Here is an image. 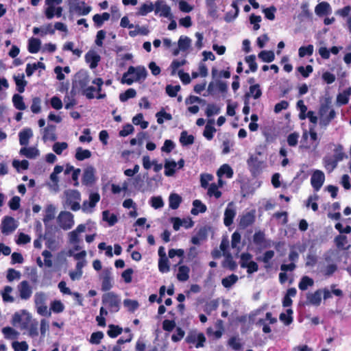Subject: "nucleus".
<instances>
[{"instance_id":"412c9836","label":"nucleus","mask_w":351,"mask_h":351,"mask_svg":"<svg viewBox=\"0 0 351 351\" xmlns=\"http://www.w3.org/2000/svg\"><path fill=\"white\" fill-rule=\"evenodd\" d=\"M207 239V230L205 228H200L197 234L192 237L191 242L193 245H199L202 241L206 240Z\"/></svg>"},{"instance_id":"2f4dec72","label":"nucleus","mask_w":351,"mask_h":351,"mask_svg":"<svg viewBox=\"0 0 351 351\" xmlns=\"http://www.w3.org/2000/svg\"><path fill=\"white\" fill-rule=\"evenodd\" d=\"M64 170V168L61 165H56L53 169V171L50 175V180L53 183V185L56 188H58L59 178L58 175Z\"/></svg>"},{"instance_id":"7ed1b4c3","label":"nucleus","mask_w":351,"mask_h":351,"mask_svg":"<svg viewBox=\"0 0 351 351\" xmlns=\"http://www.w3.org/2000/svg\"><path fill=\"white\" fill-rule=\"evenodd\" d=\"M57 220L60 228L64 230L71 229L74 225L73 215L69 211H61Z\"/></svg>"},{"instance_id":"f3484780","label":"nucleus","mask_w":351,"mask_h":351,"mask_svg":"<svg viewBox=\"0 0 351 351\" xmlns=\"http://www.w3.org/2000/svg\"><path fill=\"white\" fill-rule=\"evenodd\" d=\"M56 139V126L54 125L48 124L43 130V140L46 142L47 141H55Z\"/></svg>"},{"instance_id":"5701e85b","label":"nucleus","mask_w":351,"mask_h":351,"mask_svg":"<svg viewBox=\"0 0 351 351\" xmlns=\"http://www.w3.org/2000/svg\"><path fill=\"white\" fill-rule=\"evenodd\" d=\"M331 8L328 3L323 1L317 4L315 8V12L318 16H322L330 13Z\"/></svg>"},{"instance_id":"a211bd4d","label":"nucleus","mask_w":351,"mask_h":351,"mask_svg":"<svg viewBox=\"0 0 351 351\" xmlns=\"http://www.w3.org/2000/svg\"><path fill=\"white\" fill-rule=\"evenodd\" d=\"M255 221V215L254 212H247L241 216L239 221V226L245 229L252 225Z\"/></svg>"},{"instance_id":"0e129e2a","label":"nucleus","mask_w":351,"mask_h":351,"mask_svg":"<svg viewBox=\"0 0 351 351\" xmlns=\"http://www.w3.org/2000/svg\"><path fill=\"white\" fill-rule=\"evenodd\" d=\"M223 332L224 331L220 330H216L214 331L211 327L206 329V335L208 337L215 340L219 339L222 337Z\"/></svg>"},{"instance_id":"bb28decb","label":"nucleus","mask_w":351,"mask_h":351,"mask_svg":"<svg viewBox=\"0 0 351 351\" xmlns=\"http://www.w3.org/2000/svg\"><path fill=\"white\" fill-rule=\"evenodd\" d=\"M86 61L90 66H97L100 61V56L95 51H89L85 56Z\"/></svg>"},{"instance_id":"864d4df0","label":"nucleus","mask_w":351,"mask_h":351,"mask_svg":"<svg viewBox=\"0 0 351 351\" xmlns=\"http://www.w3.org/2000/svg\"><path fill=\"white\" fill-rule=\"evenodd\" d=\"M64 310V305L60 300H55L51 302L50 311L54 313H60Z\"/></svg>"},{"instance_id":"5fc2aeb1","label":"nucleus","mask_w":351,"mask_h":351,"mask_svg":"<svg viewBox=\"0 0 351 351\" xmlns=\"http://www.w3.org/2000/svg\"><path fill=\"white\" fill-rule=\"evenodd\" d=\"M46 213L43 217V222L46 225L47 222L52 220L55 217V207L50 204L46 208Z\"/></svg>"},{"instance_id":"a878e982","label":"nucleus","mask_w":351,"mask_h":351,"mask_svg":"<svg viewBox=\"0 0 351 351\" xmlns=\"http://www.w3.org/2000/svg\"><path fill=\"white\" fill-rule=\"evenodd\" d=\"M275 253L273 250L266 251L263 256L257 257V261H261L265 264V267L269 269L271 267V260L274 258Z\"/></svg>"},{"instance_id":"20e7f679","label":"nucleus","mask_w":351,"mask_h":351,"mask_svg":"<svg viewBox=\"0 0 351 351\" xmlns=\"http://www.w3.org/2000/svg\"><path fill=\"white\" fill-rule=\"evenodd\" d=\"M90 81V77L86 73L78 72L75 76L73 88L81 92L88 86Z\"/></svg>"},{"instance_id":"7c9ffc66","label":"nucleus","mask_w":351,"mask_h":351,"mask_svg":"<svg viewBox=\"0 0 351 351\" xmlns=\"http://www.w3.org/2000/svg\"><path fill=\"white\" fill-rule=\"evenodd\" d=\"M236 212L233 208H226L224 212L223 223L226 226H230L233 223Z\"/></svg>"},{"instance_id":"79ce46f5","label":"nucleus","mask_w":351,"mask_h":351,"mask_svg":"<svg viewBox=\"0 0 351 351\" xmlns=\"http://www.w3.org/2000/svg\"><path fill=\"white\" fill-rule=\"evenodd\" d=\"M65 195L66 197V204L73 202V201L80 200V193L77 190H69L65 191Z\"/></svg>"},{"instance_id":"c756f323","label":"nucleus","mask_w":351,"mask_h":351,"mask_svg":"<svg viewBox=\"0 0 351 351\" xmlns=\"http://www.w3.org/2000/svg\"><path fill=\"white\" fill-rule=\"evenodd\" d=\"M217 176L221 177L225 175L227 178H231L233 176L234 172L231 167L228 164L222 165L217 172Z\"/></svg>"},{"instance_id":"774afa93","label":"nucleus","mask_w":351,"mask_h":351,"mask_svg":"<svg viewBox=\"0 0 351 351\" xmlns=\"http://www.w3.org/2000/svg\"><path fill=\"white\" fill-rule=\"evenodd\" d=\"M12 346L14 351H27L29 346L26 341H14Z\"/></svg>"},{"instance_id":"cd10ccee","label":"nucleus","mask_w":351,"mask_h":351,"mask_svg":"<svg viewBox=\"0 0 351 351\" xmlns=\"http://www.w3.org/2000/svg\"><path fill=\"white\" fill-rule=\"evenodd\" d=\"M20 154L25 156L27 158L32 159L35 158L37 156L39 155V151L35 147H26L25 146L21 149Z\"/></svg>"},{"instance_id":"a19ab883","label":"nucleus","mask_w":351,"mask_h":351,"mask_svg":"<svg viewBox=\"0 0 351 351\" xmlns=\"http://www.w3.org/2000/svg\"><path fill=\"white\" fill-rule=\"evenodd\" d=\"M100 200V195L98 193H92L89 195V201H85L83 203V208L85 209L86 204L89 208H94L97 203Z\"/></svg>"},{"instance_id":"9d476101","label":"nucleus","mask_w":351,"mask_h":351,"mask_svg":"<svg viewBox=\"0 0 351 351\" xmlns=\"http://www.w3.org/2000/svg\"><path fill=\"white\" fill-rule=\"evenodd\" d=\"M154 10L156 14L159 13L162 16L167 18L171 16V8L164 0H158L156 1Z\"/></svg>"},{"instance_id":"4468645a","label":"nucleus","mask_w":351,"mask_h":351,"mask_svg":"<svg viewBox=\"0 0 351 351\" xmlns=\"http://www.w3.org/2000/svg\"><path fill=\"white\" fill-rule=\"evenodd\" d=\"M85 224H80L77 228L69 233V242L72 244H79L80 242L79 234L85 232Z\"/></svg>"},{"instance_id":"e2e57ef3","label":"nucleus","mask_w":351,"mask_h":351,"mask_svg":"<svg viewBox=\"0 0 351 351\" xmlns=\"http://www.w3.org/2000/svg\"><path fill=\"white\" fill-rule=\"evenodd\" d=\"M123 304L132 313L134 312L139 306L138 301L130 299L124 300Z\"/></svg>"},{"instance_id":"f257e3e1","label":"nucleus","mask_w":351,"mask_h":351,"mask_svg":"<svg viewBox=\"0 0 351 351\" xmlns=\"http://www.w3.org/2000/svg\"><path fill=\"white\" fill-rule=\"evenodd\" d=\"M146 74L145 67H129L128 71L123 73L121 82L131 85L134 82L145 78Z\"/></svg>"},{"instance_id":"72a5a7b5","label":"nucleus","mask_w":351,"mask_h":351,"mask_svg":"<svg viewBox=\"0 0 351 351\" xmlns=\"http://www.w3.org/2000/svg\"><path fill=\"white\" fill-rule=\"evenodd\" d=\"M91 152L88 149H84L81 147L76 149L75 157L79 161H82L91 157Z\"/></svg>"},{"instance_id":"f03ea898","label":"nucleus","mask_w":351,"mask_h":351,"mask_svg":"<svg viewBox=\"0 0 351 351\" xmlns=\"http://www.w3.org/2000/svg\"><path fill=\"white\" fill-rule=\"evenodd\" d=\"M102 304L107 306L110 312L117 313L119 311L121 299L114 292H107L102 295Z\"/></svg>"},{"instance_id":"37998d69","label":"nucleus","mask_w":351,"mask_h":351,"mask_svg":"<svg viewBox=\"0 0 351 351\" xmlns=\"http://www.w3.org/2000/svg\"><path fill=\"white\" fill-rule=\"evenodd\" d=\"M252 96L254 99H258L262 95V91L259 84H256L250 86V91L245 94V97Z\"/></svg>"},{"instance_id":"39448f33","label":"nucleus","mask_w":351,"mask_h":351,"mask_svg":"<svg viewBox=\"0 0 351 351\" xmlns=\"http://www.w3.org/2000/svg\"><path fill=\"white\" fill-rule=\"evenodd\" d=\"M320 115L323 124L327 125L335 118L336 112L333 108H331L328 104H326L322 105L320 108Z\"/></svg>"},{"instance_id":"8fccbe9b","label":"nucleus","mask_w":351,"mask_h":351,"mask_svg":"<svg viewBox=\"0 0 351 351\" xmlns=\"http://www.w3.org/2000/svg\"><path fill=\"white\" fill-rule=\"evenodd\" d=\"M41 42L38 38H32L29 40L28 49L31 53H36L40 48Z\"/></svg>"},{"instance_id":"58836bf2","label":"nucleus","mask_w":351,"mask_h":351,"mask_svg":"<svg viewBox=\"0 0 351 351\" xmlns=\"http://www.w3.org/2000/svg\"><path fill=\"white\" fill-rule=\"evenodd\" d=\"M12 102L15 108L19 110L26 109V106L23 101V98L19 94H14L12 97Z\"/></svg>"},{"instance_id":"c85d7f7f","label":"nucleus","mask_w":351,"mask_h":351,"mask_svg":"<svg viewBox=\"0 0 351 351\" xmlns=\"http://www.w3.org/2000/svg\"><path fill=\"white\" fill-rule=\"evenodd\" d=\"M193 208L191 213L193 215H197L199 213H203L206 211V206L200 200L195 199L193 202Z\"/></svg>"},{"instance_id":"e433bc0d","label":"nucleus","mask_w":351,"mask_h":351,"mask_svg":"<svg viewBox=\"0 0 351 351\" xmlns=\"http://www.w3.org/2000/svg\"><path fill=\"white\" fill-rule=\"evenodd\" d=\"M194 141V136L192 134H188L186 130L181 132L180 142L183 146L192 145Z\"/></svg>"},{"instance_id":"6e6d98bb","label":"nucleus","mask_w":351,"mask_h":351,"mask_svg":"<svg viewBox=\"0 0 351 351\" xmlns=\"http://www.w3.org/2000/svg\"><path fill=\"white\" fill-rule=\"evenodd\" d=\"M104 337V335L102 331L94 332L90 335V337L89 339V342H90V343L93 344V345H98L101 343Z\"/></svg>"},{"instance_id":"dca6fc26","label":"nucleus","mask_w":351,"mask_h":351,"mask_svg":"<svg viewBox=\"0 0 351 351\" xmlns=\"http://www.w3.org/2000/svg\"><path fill=\"white\" fill-rule=\"evenodd\" d=\"M72 9L73 12H75L79 16H86L92 10V8L90 6L86 5L84 1H80L75 3L72 6Z\"/></svg>"},{"instance_id":"680f3d73","label":"nucleus","mask_w":351,"mask_h":351,"mask_svg":"<svg viewBox=\"0 0 351 351\" xmlns=\"http://www.w3.org/2000/svg\"><path fill=\"white\" fill-rule=\"evenodd\" d=\"M158 269L162 273H167L170 270L167 257L160 258L158 261Z\"/></svg>"},{"instance_id":"a18cd8bd","label":"nucleus","mask_w":351,"mask_h":351,"mask_svg":"<svg viewBox=\"0 0 351 351\" xmlns=\"http://www.w3.org/2000/svg\"><path fill=\"white\" fill-rule=\"evenodd\" d=\"M176 166H177V163L175 161L167 160L164 165L165 175L166 176H172L176 172Z\"/></svg>"},{"instance_id":"b1692460","label":"nucleus","mask_w":351,"mask_h":351,"mask_svg":"<svg viewBox=\"0 0 351 351\" xmlns=\"http://www.w3.org/2000/svg\"><path fill=\"white\" fill-rule=\"evenodd\" d=\"M190 268L186 265H180L178 267L177 279L181 282H185L189 278Z\"/></svg>"},{"instance_id":"f8f14e48","label":"nucleus","mask_w":351,"mask_h":351,"mask_svg":"<svg viewBox=\"0 0 351 351\" xmlns=\"http://www.w3.org/2000/svg\"><path fill=\"white\" fill-rule=\"evenodd\" d=\"M47 8L45 10V14L48 19H53L55 16L58 18L60 17L62 14L63 9L60 6L56 5L45 4Z\"/></svg>"},{"instance_id":"423d86ee","label":"nucleus","mask_w":351,"mask_h":351,"mask_svg":"<svg viewBox=\"0 0 351 351\" xmlns=\"http://www.w3.org/2000/svg\"><path fill=\"white\" fill-rule=\"evenodd\" d=\"M247 165L250 169V171L252 176H256L260 174L262 171V169L264 167L263 161L260 160L258 157L254 156H251L247 161Z\"/></svg>"},{"instance_id":"bf43d9fd","label":"nucleus","mask_w":351,"mask_h":351,"mask_svg":"<svg viewBox=\"0 0 351 351\" xmlns=\"http://www.w3.org/2000/svg\"><path fill=\"white\" fill-rule=\"evenodd\" d=\"M38 324L37 322L34 321L29 324V325L25 326L24 325L23 327L28 329L29 335L32 337H37L38 335Z\"/></svg>"},{"instance_id":"69168bd1","label":"nucleus","mask_w":351,"mask_h":351,"mask_svg":"<svg viewBox=\"0 0 351 351\" xmlns=\"http://www.w3.org/2000/svg\"><path fill=\"white\" fill-rule=\"evenodd\" d=\"M180 85L173 86L171 84L167 85L165 90L167 94L171 97H175L177 96L178 92L180 90Z\"/></svg>"},{"instance_id":"49530a36","label":"nucleus","mask_w":351,"mask_h":351,"mask_svg":"<svg viewBox=\"0 0 351 351\" xmlns=\"http://www.w3.org/2000/svg\"><path fill=\"white\" fill-rule=\"evenodd\" d=\"M103 219L107 221L109 226H114L117 221V216L115 214H110L109 210H104L102 213Z\"/></svg>"},{"instance_id":"6e6552de","label":"nucleus","mask_w":351,"mask_h":351,"mask_svg":"<svg viewBox=\"0 0 351 351\" xmlns=\"http://www.w3.org/2000/svg\"><path fill=\"white\" fill-rule=\"evenodd\" d=\"M17 228V225L15 223V220L12 217L5 216L3 217L1 230L3 234L8 235L13 232Z\"/></svg>"},{"instance_id":"ddd939ff","label":"nucleus","mask_w":351,"mask_h":351,"mask_svg":"<svg viewBox=\"0 0 351 351\" xmlns=\"http://www.w3.org/2000/svg\"><path fill=\"white\" fill-rule=\"evenodd\" d=\"M19 291V295L23 300H28L32 293V288L27 280H23L20 282L18 286Z\"/></svg>"},{"instance_id":"de8ad7c7","label":"nucleus","mask_w":351,"mask_h":351,"mask_svg":"<svg viewBox=\"0 0 351 351\" xmlns=\"http://www.w3.org/2000/svg\"><path fill=\"white\" fill-rule=\"evenodd\" d=\"M238 281V276L234 274L223 278L221 284L225 288H230Z\"/></svg>"},{"instance_id":"aec40b11","label":"nucleus","mask_w":351,"mask_h":351,"mask_svg":"<svg viewBox=\"0 0 351 351\" xmlns=\"http://www.w3.org/2000/svg\"><path fill=\"white\" fill-rule=\"evenodd\" d=\"M322 292L321 289H317L313 293H308L306 296L307 304L318 306L322 302Z\"/></svg>"},{"instance_id":"603ef678","label":"nucleus","mask_w":351,"mask_h":351,"mask_svg":"<svg viewBox=\"0 0 351 351\" xmlns=\"http://www.w3.org/2000/svg\"><path fill=\"white\" fill-rule=\"evenodd\" d=\"M223 267H228L230 271H235L237 268V263L233 260L230 254H228L223 263Z\"/></svg>"},{"instance_id":"f704fd0d","label":"nucleus","mask_w":351,"mask_h":351,"mask_svg":"<svg viewBox=\"0 0 351 351\" xmlns=\"http://www.w3.org/2000/svg\"><path fill=\"white\" fill-rule=\"evenodd\" d=\"M181 202H182V197L178 194L171 193L169 195V207L171 209H173V210L177 209L180 206V204H181Z\"/></svg>"},{"instance_id":"3c124183","label":"nucleus","mask_w":351,"mask_h":351,"mask_svg":"<svg viewBox=\"0 0 351 351\" xmlns=\"http://www.w3.org/2000/svg\"><path fill=\"white\" fill-rule=\"evenodd\" d=\"M154 10V5L152 2L145 3L141 5L138 9V15L145 16Z\"/></svg>"},{"instance_id":"0eeeda50","label":"nucleus","mask_w":351,"mask_h":351,"mask_svg":"<svg viewBox=\"0 0 351 351\" xmlns=\"http://www.w3.org/2000/svg\"><path fill=\"white\" fill-rule=\"evenodd\" d=\"M325 180V175L321 170H315L311 178V184L315 191L317 192L322 188Z\"/></svg>"},{"instance_id":"9b49d317","label":"nucleus","mask_w":351,"mask_h":351,"mask_svg":"<svg viewBox=\"0 0 351 351\" xmlns=\"http://www.w3.org/2000/svg\"><path fill=\"white\" fill-rule=\"evenodd\" d=\"M191 39L186 36H181L178 41V49H176L173 51L174 56L178 55L180 51H186L191 47Z\"/></svg>"},{"instance_id":"4c0bfd02","label":"nucleus","mask_w":351,"mask_h":351,"mask_svg":"<svg viewBox=\"0 0 351 351\" xmlns=\"http://www.w3.org/2000/svg\"><path fill=\"white\" fill-rule=\"evenodd\" d=\"M123 330L121 326L112 324L108 325L107 334L110 338H116L122 333Z\"/></svg>"},{"instance_id":"338daca9","label":"nucleus","mask_w":351,"mask_h":351,"mask_svg":"<svg viewBox=\"0 0 351 351\" xmlns=\"http://www.w3.org/2000/svg\"><path fill=\"white\" fill-rule=\"evenodd\" d=\"M219 306V302L217 300H211L210 302L206 304L204 307V311L210 315L213 311H216Z\"/></svg>"},{"instance_id":"6ab92c4d","label":"nucleus","mask_w":351,"mask_h":351,"mask_svg":"<svg viewBox=\"0 0 351 351\" xmlns=\"http://www.w3.org/2000/svg\"><path fill=\"white\" fill-rule=\"evenodd\" d=\"M33 136V132L31 128H26L19 133V143L21 145L27 146L29 139Z\"/></svg>"},{"instance_id":"09e8293b","label":"nucleus","mask_w":351,"mask_h":351,"mask_svg":"<svg viewBox=\"0 0 351 351\" xmlns=\"http://www.w3.org/2000/svg\"><path fill=\"white\" fill-rule=\"evenodd\" d=\"M314 284L313 280L308 276H303L298 285V287L302 291H305L308 287L313 286Z\"/></svg>"},{"instance_id":"393cba45","label":"nucleus","mask_w":351,"mask_h":351,"mask_svg":"<svg viewBox=\"0 0 351 351\" xmlns=\"http://www.w3.org/2000/svg\"><path fill=\"white\" fill-rule=\"evenodd\" d=\"M112 287V278L110 277V272L105 271L104 274L101 278V290L103 291H109Z\"/></svg>"},{"instance_id":"052dcab7","label":"nucleus","mask_w":351,"mask_h":351,"mask_svg":"<svg viewBox=\"0 0 351 351\" xmlns=\"http://www.w3.org/2000/svg\"><path fill=\"white\" fill-rule=\"evenodd\" d=\"M134 29L130 31L129 35L132 37L136 36L138 34L147 35L149 32L146 27H141L139 25L134 26Z\"/></svg>"},{"instance_id":"ea45409f","label":"nucleus","mask_w":351,"mask_h":351,"mask_svg":"<svg viewBox=\"0 0 351 351\" xmlns=\"http://www.w3.org/2000/svg\"><path fill=\"white\" fill-rule=\"evenodd\" d=\"M24 74L22 73L21 75H18L17 76H14V79L16 85V89L20 93H22L25 90V87L27 84V82L24 80Z\"/></svg>"},{"instance_id":"473e14b6","label":"nucleus","mask_w":351,"mask_h":351,"mask_svg":"<svg viewBox=\"0 0 351 351\" xmlns=\"http://www.w3.org/2000/svg\"><path fill=\"white\" fill-rule=\"evenodd\" d=\"M2 332L4 335V337L8 339H17L19 335V332L10 326L3 328Z\"/></svg>"},{"instance_id":"4d7b16f0","label":"nucleus","mask_w":351,"mask_h":351,"mask_svg":"<svg viewBox=\"0 0 351 351\" xmlns=\"http://www.w3.org/2000/svg\"><path fill=\"white\" fill-rule=\"evenodd\" d=\"M136 95V91L134 88H128L124 93L119 95V99L122 102H125L129 99L134 98Z\"/></svg>"},{"instance_id":"c03bdc74","label":"nucleus","mask_w":351,"mask_h":351,"mask_svg":"<svg viewBox=\"0 0 351 351\" xmlns=\"http://www.w3.org/2000/svg\"><path fill=\"white\" fill-rule=\"evenodd\" d=\"M232 7L234 9V11L227 12L224 16V20L227 23L233 21L239 15V6L237 5V3H232Z\"/></svg>"},{"instance_id":"4be33fe9","label":"nucleus","mask_w":351,"mask_h":351,"mask_svg":"<svg viewBox=\"0 0 351 351\" xmlns=\"http://www.w3.org/2000/svg\"><path fill=\"white\" fill-rule=\"evenodd\" d=\"M351 95V87H348L339 93L337 96V103L339 106L346 105L349 101V97Z\"/></svg>"},{"instance_id":"13d9d810","label":"nucleus","mask_w":351,"mask_h":351,"mask_svg":"<svg viewBox=\"0 0 351 351\" xmlns=\"http://www.w3.org/2000/svg\"><path fill=\"white\" fill-rule=\"evenodd\" d=\"M258 58L265 62H271L274 59V53L272 51H262L259 53Z\"/></svg>"},{"instance_id":"1a4fd4ad","label":"nucleus","mask_w":351,"mask_h":351,"mask_svg":"<svg viewBox=\"0 0 351 351\" xmlns=\"http://www.w3.org/2000/svg\"><path fill=\"white\" fill-rule=\"evenodd\" d=\"M95 180V169L91 165L86 167L82 176V184L85 186H91Z\"/></svg>"},{"instance_id":"c9c22d12","label":"nucleus","mask_w":351,"mask_h":351,"mask_svg":"<svg viewBox=\"0 0 351 351\" xmlns=\"http://www.w3.org/2000/svg\"><path fill=\"white\" fill-rule=\"evenodd\" d=\"M213 123V120H210L205 126L203 135L208 140H212L216 129L211 124Z\"/></svg>"},{"instance_id":"2eb2a0df","label":"nucleus","mask_w":351,"mask_h":351,"mask_svg":"<svg viewBox=\"0 0 351 351\" xmlns=\"http://www.w3.org/2000/svg\"><path fill=\"white\" fill-rule=\"evenodd\" d=\"M253 241L255 245L266 248L270 247V241L265 239V234L262 231L256 232L253 236Z\"/></svg>"}]
</instances>
